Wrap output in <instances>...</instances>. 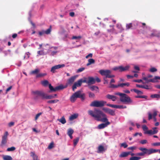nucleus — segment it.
Masks as SVG:
<instances>
[{"instance_id":"nucleus-42","label":"nucleus","mask_w":160,"mask_h":160,"mask_svg":"<svg viewBox=\"0 0 160 160\" xmlns=\"http://www.w3.org/2000/svg\"><path fill=\"white\" fill-rule=\"evenodd\" d=\"M54 147V143L53 142H51L49 145L48 148L49 149H51Z\"/></svg>"},{"instance_id":"nucleus-50","label":"nucleus","mask_w":160,"mask_h":160,"mask_svg":"<svg viewBox=\"0 0 160 160\" xmlns=\"http://www.w3.org/2000/svg\"><path fill=\"white\" fill-rule=\"evenodd\" d=\"M107 106H109V107H112V108H116L117 105L111 104H107Z\"/></svg>"},{"instance_id":"nucleus-35","label":"nucleus","mask_w":160,"mask_h":160,"mask_svg":"<svg viewBox=\"0 0 160 160\" xmlns=\"http://www.w3.org/2000/svg\"><path fill=\"white\" fill-rule=\"evenodd\" d=\"M135 98H143L147 99L148 98V96L146 95H138L137 96H136Z\"/></svg>"},{"instance_id":"nucleus-39","label":"nucleus","mask_w":160,"mask_h":160,"mask_svg":"<svg viewBox=\"0 0 160 160\" xmlns=\"http://www.w3.org/2000/svg\"><path fill=\"white\" fill-rule=\"evenodd\" d=\"M30 54L29 52H26L24 56V59L25 58L26 59L28 58H29V56Z\"/></svg>"},{"instance_id":"nucleus-32","label":"nucleus","mask_w":160,"mask_h":160,"mask_svg":"<svg viewBox=\"0 0 160 160\" xmlns=\"http://www.w3.org/2000/svg\"><path fill=\"white\" fill-rule=\"evenodd\" d=\"M59 101L58 99L48 101L47 102L48 103H57Z\"/></svg>"},{"instance_id":"nucleus-13","label":"nucleus","mask_w":160,"mask_h":160,"mask_svg":"<svg viewBox=\"0 0 160 160\" xmlns=\"http://www.w3.org/2000/svg\"><path fill=\"white\" fill-rule=\"evenodd\" d=\"M51 32V26L50 28H48L47 30L46 31L42 30L41 31H40L38 32V34L39 36H41L43 35L44 34H50Z\"/></svg>"},{"instance_id":"nucleus-62","label":"nucleus","mask_w":160,"mask_h":160,"mask_svg":"<svg viewBox=\"0 0 160 160\" xmlns=\"http://www.w3.org/2000/svg\"><path fill=\"white\" fill-rule=\"evenodd\" d=\"M134 69L135 70H137L138 71H139L140 70V68L139 67L137 66H134Z\"/></svg>"},{"instance_id":"nucleus-56","label":"nucleus","mask_w":160,"mask_h":160,"mask_svg":"<svg viewBox=\"0 0 160 160\" xmlns=\"http://www.w3.org/2000/svg\"><path fill=\"white\" fill-rule=\"evenodd\" d=\"M153 146H160V142H156L152 144Z\"/></svg>"},{"instance_id":"nucleus-31","label":"nucleus","mask_w":160,"mask_h":160,"mask_svg":"<svg viewBox=\"0 0 160 160\" xmlns=\"http://www.w3.org/2000/svg\"><path fill=\"white\" fill-rule=\"evenodd\" d=\"M47 75L46 73H40L37 75L36 77L37 78L44 77Z\"/></svg>"},{"instance_id":"nucleus-14","label":"nucleus","mask_w":160,"mask_h":160,"mask_svg":"<svg viewBox=\"0 0 160 160\" xmlns=\"http://www.w3.org/2000/svg\"><path fill=\"white\" fill-rule=\"evenodd\" d=\"M81 85V82H80L79 80L77 82H75L72 86V90L73 91L77 88V87H79Z\"/></svg>"},{"instance_id":"nucleus-5","label":"nucleus","mask_w":160,"mask_h":160,"mask_svg":"<svg viewBox=\"0 0 160 160\" xmlns=\"http://www.w3.org/2000/svg\"><path fill=\"white\" fill-rule=\"evenodd\" d=\"M106 102L103 101L95 100L92 102L90 104L91 107H102L103 106Z\"/></svg>"},{"instance_id":"nucleus-37","label":"nucleus","mask_w":160,"mask_h":160,"mask_svg":"<svg viewBox=\"0 0 160 160\" xmlns=\"http://www.w3.org/2000/svg\"><path fill=\"white\" fill-rule=\"evenodd\" d=\"M88 94L89 97L90 98H94L95 97V94L90 92H88Z\"/></svg>"},{"instance_id":"nucleus-59","label":"nucleus","mask_w":160,"mask_h":160,"mask_svg":"<svg viewBox=\"0 0 160 160\" xmlns=\"http://www.w3.org/2000/svg\"><path fill=\"white\" fill-rule=\"evenodd\" d=\"M156 82V81L154 80V78H153V79H152L148 80L147 82Z\"/></svg>"},{"instance_id":"nucleus-15","label":"nucleus","mask_w":160,"mask_h":160,"mask_svg":"<svg viewBox=\"0 0 160 160\" xmlns=\"http://www.w3.org/2000/svg\"><path fill=\"white\" fill-rule=\"evenodd\" d=\"M88 85H91L94 84L95 83V80L93 77H88Z\"/></svg>"},{"instance_id":"nucleus-48","label":"nucleus","mask_w":160,"mask_h":160,"mask_svg":"<svg viewBox=\"0 0 160 160\" xmlns=\"http://www.w3.org/2000/svg\"><path fill=\"white\" fill-rule=\"evenodd\" d=\"M142 128L143 130L145 132L148 131L147 130H148V128L146 125H143Z\"/></svg>"},{"instance_id":"nucleus-36","label":"nucleus","mask_w":160,"mask_h":160,"mask_svg":"<svg viewBox=\"0 0 160 160\" xmlns=\"http://www.w3.org/2000/svg\"><path fill=\"white\" fill-rule=\"evenodd\" d=\"M79 138H77L76 139L73 140V144L74 146H76L77 143L79 141Z\"/></svg>"},{"instance_id":"nucleus-9","label":"nucleus","mask_w":160,"mask_h":160,"mask_svg":"<svg viewBox=\"0 0 160 160\" xmlns=\"http://www.w3.org/2000/svg\"><path fill=\"white\" fill-rule=\"evenodd\" d=\"M129 68V66H127L125 67H123V66H121L119 67H116L114 68H113V70L114 71H116L118 70L120 72H122L128 69Z\"/></svg>"},{"instance_id":"nucleus-20","label":"nucleus","mask_w":160,"mask_h":160,"mask_svg":"<svg viewBox=\"0 0 160 160\" xmlns=\"http://www.w3.org/2000/svg\"><path fill=\"white\" fill-rule=\"evenodd\" d=\"M130 154V152H123L120 154L119 157L121 158L126 157Z\"/></svg>"},{"instance_id":"nucleus-18","label":"nucleus","mask_w":160,"mask_h":160,"mask_svg":"<svg viewBox=\"0 0 160 160\" xmlns=\"http://www.w3.org/2000/svg\"><path fill=\"white\" fill-rule=\"evenodd\" d=\"M73 132L74 131L71 128H69L68 130L67 134L71 139L73 138L72 135L73 133Z\"/></svg>"},{"instance_id":"nucleus-57","label":"nucleus","mask_w":160,"mask_h":160,"mask_svg":"<svg viewBox=\"0 0 160 160\" xmlns=\"http://www.w3.org/2000/svg\"><path fill=\"white\" fill-rule=\"evenodd\" d=\"M148 120H150L152 119V115L151 114V113H150V112H149L148 113Z\"/></svg>"},{"instance_id":"nucleus-47","label":"nucleus","mask_w":160,"mask_h":160,"mask_svg":"<svg viewBox=\"0 0 160 160\" xmlns=\"http://www.w3.org/2000/svg\"><path fill=\"white\" fill-rule=\"evenodd\" d=\"M126 29H129L132 27V23H130L126 25Z\"/></svg>"},{"instance_id":"nucleus-51","label":"nucleus","mask_w":160,"mask_h":160,"mask_svg":"<svg viewBox=\"0 0 160 160\" xmlns=\"http://www.w3.org/2000/svg\"><path fill=\"white\" fill-rule=\"evenodd\" d=\"M140 142L142 144H144L147 143L148 141L146 140H142L140 141Z\"/></svg>"},{"instance_id":"nucleus-7","label":"nucleus","mask_w":160,"mask_h":160,"mask_svg":"<svg viewBox=\"0 0 160 160\" xmlns=\"http://www.w3.org/2000/svg\"><path fill=\"white\" fill-rule=\"evenodd\" d=\"M139 149L142 151V152H139L137 154V155L139 156H143L145 154L149 155L151 154V149H148L146 148H140Z\"/></svg>"},{"instance_id":"nucleus-3","label":"nucleus","mask_w":160,"mask_h":160,"mask_svg":"<svg viewBox=\"0 0 160 160\" xmlns=\"http://www.w3.org/2000/svg\"><path fill=\"white\" fill-rule=\"evenodd\" d=\"M32 92L34 95L41 97L42 99H51L54 98L53 95H48L42 91L36 90Z\"/></svg>"},{"instance_id":"nucleus-54","label":"nucleus","mask_w":160,"mask_h":160,"mask_svg":"<svg viewBox=\"0 0 160 160\" xmlns=\"http://www.w3.org/2000/svg\"><path fill=\"white\" fill-rule=\"evenodd\" d=\"M127 144L126 143H123L121 144V146L123 147L124 148H126L128 147Z\"/></svg>"},{"instance_id":"nucleus-1","label":"nucleus","mask_w":160,"mask_h":160,"mask_svg":"<svg viewBox=\"0 0 160 160\" xmlns=\"http://www.w3.org/2000/svg\"><path fill=\"white\" fill-rule=\"evenodd\" d=\"M88 113L97 121L105 122L98 125L97 127L98 129H103L110 123L108 121L107 115L99 109L95 108L94 111L89 110L88 111Z\"/></svg>"},{"instance_id":"nucleus-23","label":"nucleus","mask_w":160,"mask_h":160,"mask_svg":"<svg viewBox=\"0 0 160 160\" xmlns=\"http://www.w3.org/2000/svg\"><path fill=\"white\" fill-rule=\"evenodd\" d=\"M156 132L155 131H152V130H150L145 132L144 133L146 134L152 135L156 134Z\"/></svg>"},{"instance_id":"nucleus-19","label":"nucleus","mask_w":160,"mask_h":160,"mask_svg":"<svg viewBox=\"0 0 160 160\" xmlns=\"http://www.w3.org/2000/svg\"><path fill=\"white\" fill-rule=\"evenodd\" d=\"M78 114L75 113L71 115L69 117V119L70 121H72L76 118L78 117Z\"/></svg>"},{"instance_id":"nucleus-45","label":"nucleus","mask_w":160,"mask_h":160,"mask_svg":"<svg viewBox=\"0 0 160 160\" xmlns=\"http://www.w3.org/2000/svg\"><path fill=\"white\" fill-rule=\"evenodd\" d=\"M126 106H123V105H118L116 106V108H126Z\"/></svg>"},{"instance_id":"nucleus-27","label":"nucleus","mask_w":160,"mask_h":160,"mask_svg":"<svg viewBox=\"0 0 160 160\" xmlns=\"http://www.w3.org/2000/svg\"><path fill=\"white\" fill-rule=\"evenodd\" d=\"M40 70L38 69H36L34 70H33L32 71L30 72V74H38V73L39 72Z\"/></svg>"},{"instance_id":"nucleus-29","label":"nucleus","mask_w":160,"mask_h":160,"mask_svg":"<svg viewBox=\"0 0 160 160\" xmlns=\"http://www.w3.org/2000/svg\"><path fill=\"white\" fill-rule=\"evenodd\" d=\"M89 88L92 91H94V90L97 91L98 89V88L97 86H90Z\"/></svg>"},{"instance_id":"nucleus-52","label":"nucleus","mask_w":160,"mask_h":160,"mask_svg":"<svg viewBox=\"0 0 160 160\" xmlns=\"http://www.w3.org/2000/svg\"><path fill=\"white\" fill-rule=\"evenodd\" d=\"M86 78H85L84 80H83L81 79L79 80L80 82H81V84H82V82L86 83L88 84V81H87L86 80Z\"/></svg>"},{"instance_id":"nucleus-58","label":"nucleus","mask_w":160,"mask_h":160,"mask_svg":"<svg viewBox=\"0 0 160 160\" xmlns=\"http://www.w3.org/2000/svg\"><path fill=\"white\" fill-rule=\"evenodd\" d=\"M92 54L91 53H90L86 56V58H88L89 57L92 58Z\"/></svg>"},{"instance_id":"nucleus-33","label":"nucleus","mask_w":160,"mask_h":160,"mask_svg":"<svg viewBox=\"0 0 160 160\" xmlns=\"http://www.w3.org/2000/svg\"><path fill=\"white\" fill-rule=\"evenodd\" d=\"M151 154L153 153H156L157 152H159V153H160V149H155L153 148H151Z\"/></svg>"},{"instance_id":"nucleus-34","label":"nucleus","mask_w":160,"mask_h":160,"mask_svg":"<svg viewBox=\"0 0 160 160\" xmlns=\"http://www.w3.org/2000/svg\"><path fill=\"white\" fill-rule=\"evenodd\" d=\"M141 158L140 157H133L130 158V160H139Z\"/></svg>"},{"instance_id":"nucleus-21","label":"nucleus","mask_w":160,"mask_h":160,"mask_svg":"<svg viewBox=\"0 0 160 160\" xmlns=\"http://www.w3.org/2000/svg\"><path fill=\"white\" fill-rule=\"evenodd\" d=\"M31 156L32 157L33 160H39L38 159V156L35 155L33 152H31L30 153Z\"/></svg>"},{"instance_id":"nucleus-44","label":"nucleus","mask_w":160,"mask_h":160,"mask_svg":"<svg viewBox=\"0 0 160 160\" xmlns=\"http://www.w3.org/2000/svg\"><path fill=\"white\" fill-rule=\"evenodd\" d=\"M149 71L151 72H157V69L156 68H155L153 67V68H151L150 69Z\"/></svg>"},{"instance_id":"nucleus-38","label":"nucleus","mask_w":160,"mask_h":160,"mask_svg":"<svg viewBox=\"0 0 160 160\" xmlns=\"http://www.w3.org/2000/svg\"><path fill=\"white\" fill-rule=\"evenodd\" d=\"M3 158L4 160H10V156L3 155Z\"/></svg>"},{"instance_id":"nucleus-49","label":"nucleus","mask_w":160,"mask_h":160,"mask_svg":"<svg viewBox=\"0 0 160 160\" xmlns=\"http://www.w3.org/2000/svg\"><path fill=\"white\" fill-rule=\"evenodd\" d=\"M135 92L138 94H142L143 93V92L141 91L136 89Z\"/></svg>"},{"instance_id":"nucleus-12","label":"nucleus","mask_w":160,"mask_h":160,"mask_svg":"<svg viewBox=\"0 0 160 160\" xmlns=\"http://www.w3.org/2000/svg\"><path fill=\"white\" fill-rule=\"evenodd\" d=\"M105 112L107 113L112 116H114L115 115V111L108 108H102Z\"/></svg>"},{"instance_id":"nucleus-10","label":"nucleus","mask_w":160,"mask_h":160,"mask_svg":"<svg viewBox=\"0 0 160 160\" xmlns=\"http://www.w3.org/2000/svg\"><path fill=\"white\" fill-rule=\"evenodd\" d=\"M65 65L64 64H58V65H55L51 68V72L52 73L55 72V70L64 67Z\"/></svg>"},{"instance_id":"nucleus-53","label":"nucleus","mask_w":160,"mask_h":160,"mask_svg":"<svg viewBox=\"0 0 160 160\" xmlns=\"http://www.w3.org/2000/svg\"><path fill=\"white\" fill-rule=\"evenodd\" d=\"M38 53L40 55H44V52L43 50L39 51L38 52Z\"/></svg>"},{"instance_id":"nucleus-64","label":"nucleus","mask_w":160,"mask_h":160,"mask_svg":"<svg viewBox=\"0 0 160 160\" xmlns=\"http://www.w3.org/2000/svg\"><path fill=\"white\" fill-rule=\"evenodd\" d=\"M136 148V147L133 146V147H129L128 148V149L130 150H133L134 149H135Z\"/></svg>"},{"instance_id":"nucleus-40","label":"nucleus","mask_w":160,"mask_h":160,"mask_svg":"<svg viewBox=\"0 0 160 160\" xmlns=\"http://www.w3.org/2000/svg\"><path fill=\"white\" fill-rule=\"evenodd\" d=\"M110 86L109 88H118V85H116L111 83H110Z\"/></svg>"},{"instance_id":"nucleus-11","label":"nucleus","mask_w":160,"mask_h":160,"mask_svg":"<svg viewBox=\"0 0 160 160\" xmlns=\"http://www.w3.org/2000/svg\"><path fill=\"white\" fill-rule=\"evenodd\" d=\"M8 133L7 132H6L4 135L2 137V139L1 142V146H3L7 142V137Z\"/></svg>"},{"instance_id":"nucleus-43","label":"nucleus","mask_w":160,"mask_h":160,"mask_svg":"<svg viewBox=\"0 0 160 160\" xmlns=\"http://www.w3.org/2000/svg\"><path fill=\"white\" fill-rule=\"evenodd\" d=\"M85 69V68L84 67L80 68L77 70V72L78 73L81 72L84 70Z\"/></svg>"},{"instance_id":"nucleus-17","label":"nucleus","mask_w":160,"mask_h":160,"mask_svg":"<svg viewBox=\"0 0 160 160\" xmlns=\"http://www.w3.org/2000/svg\"><path fill=\"white\" fill-rule=\"evenodd\" d=\"M76 78V77L75 76L72 77L68 80V82L67 84L70 85L72 84Z\"/></svg>"},{"instance_id":"nucleus-25","label":"nucleus","mask_w":160,"mask_h":160,"mask_svg":"<svg viewBox=\"0 0 160 160\" xmlns=\"http://www.w3.org/2000/svg\"><path fill=\"white\" fill-rule=\"evenodd\" d=\"M58 120L62 124H65L66 122L64 116H62L60 119H58Z\"/></svg>"},{"instance_id":"nucleus-30","label":"nucleus","mask_w":160,"mask_h":160,"mask_svg":"<svg viewBox=\"0 0 160 160\" xmlns=\"http://www.w3.org/2000/svg\"><path fill=\"white\" fill-rule=\"evenodd\" d=\"M150 97L152 98H160V95L158 94H152L151 95Z\"/></svg>"},{"instance_id":"nucleus-2","label":"nucleus","mask_w":160,"mask_h":160,"mask_svg":"<svg viewBox=\"0 0 160 160\" xmlns=\"http://www.w3.org/2000/svg\"><path fill=\"white\" fill-rule=\"evenodd\" d=\"M85 94L82 93L80 90L74 93L70 97V100L72 102H74L78 98L81 99V100H83L85 99Z\"/></svg>"},{"instance_id":"nucleus-22","label":"nucleus","mask_w":160,"mask_h":160,"mask_svg":"<svg viewBox=\"0 0 160 160\" xmlns=\"http://www.w3.org/2000/svg\"><path fill=\"white\" fill-rule=\"evenodd\" d=\"M104 148L102 145H100L98 147V153H100L102 152L103 151H105Z\"/></svg>"},{"instance_id":"nucleus-6","label":"nucleus","mask_w":160,"mask_h":160,"mask_svg":"<svg viewBox=\"0 0 160 160\" xmlns=\"http://www.w3.org/2000/svg\"><path fill=\"white\" fill-rule=\"evenodd\" d=\"M99 73L102 76H105L106 78H111L115 77L114 75H111V71L109 70H100L99 71Z\"/></svg>"},{"instance_id":"nucleus-46","label":"nucleus","mask_w":160,"mask_h":160,"mask_svg":"<svg viewBox=\"0 0 160 160\" xmlns=\"http://www.w3.org/2000/svg\"><path fill=\"white\" fill-rule=\"evenodd\" d=\"M82 37L81 36H73L72 37V39H79L81 38Z\"/></svg>"},{"instance_id":"nucleus-28","label":"nucleus","mask_w":160,"mask_h":160,"mask_svg":"<svg viewBox=\"0 0 160 160\" xmlns=\"http://www.w3.org/2000/svg\"><path fill=\"white\" fill-rule=\"evenodd\" d=\"M41 83L44 86H46L48 85H49V82L47 80H44L41 81Z\"/></svg>"},{"instance_id":"nucleus-41","label":"nucleus","mask_w":160,"mask_h":160,"mask_svg":"<svg viewBox=\"0 0 160 160\" xmlns=\"http://www.w3.org/2000/svg\"><path fill=\"white\" fill-rule=\"evenodd\" d=\"M143 88L146 89L148 90L151 89H152V87L148 85H143Z\"/></svg>"},{"instance_id":"nucleus-60","label":"nucleus","mask_w":160,"mask_h":160,"mask_svg":"<svg viewBox=\"0 0 160 160\" xmlns=\"http://www.w3.org/2000/svg\"><path fill=\"white\" fill-rule=\"evenodd\" d=\"M134 82H137L138 83H140L141 82H142V80L141 79H138V80H135L133 81Z\"/></svg>"},{"instance_id":"nucleus-8","label":"nucleus","mask_w":160,"mask_h":160,"mask_svg":"<svg viewBox=\"0 0 160 160\" xmlns=\"http://www.w3.org/2000/svg\"><path fill=\"white\" fill-rule=\"evenodd\" d=\"M125 95H123L120 98V101L124 103H131L132 101L131 100L129 96L125 94Z\"/></svg>"},{"instance_id":"nucleus-63","label":"nucleus","mask_w":160,"mask_h":160,"mask_svg":"<svg viewBox=\"0 0 160 160\" xmlns=\"http://www.w3.org/2000/svg\"><path fill=\"white\" fill-rule=\"evenodd\" d=\"M57 52V51H52L51 53V55L52 56H54V55L56 54Z\"/></svg>"},{"instance_id":"nucleus-4","label":"nucleus","mask_w":160,"mask_h":160,"mask_svg":"<svg viewBox=\"0 0 160 160\" xmlns=\"http://www.w3.org/2000/svg\"><path fill=\"white\" fill-rule=\"evenodd\" d=\"M67 85L65 86H63L62 85H60L54 88L52 86L51 84H49L48 85L49 88L50 89L49 92H55L60 90L63 89L64 88H66L67 87Z\"/></svg>"},{"instance_id":"nucleus-26","label":"nucleus","mask_w":160,"mask_h":160,"mask_svg":"<svg viewBox=\"0 0 160 160\" xmlns=\"http://www.w3.org/2000/svg\"><path fill=\"white\" fill-rule=\"evenodd\" d=\"M130 84L129 83L127 82L126 83H119L118 84V87H123L125 86H127L128 87L129 86Z\"/></svg>"},{"instance_id":"nucleus-61","label":"nucleus","mask_w":160,"mask_h":160,"mask_svg":"<svg viewBox=\"0 0 160 160\" xmlns=\"http://www.w3.org/2000/svg\"><path fill=\"white\" fill-rule=\"evenodd\" d=\"M157 114V112L156 110H154L153 112V117H155Z\"/></svg>"},{"instance_id":"nucleus-24","label":"nucleus","mask_w":160,"mask_h":160,"mask_svg":"<svg viewBox=\"0 0 160 160\" xmlns=\"http://www.w3.org/2000/svg\"><path fill=\"white\" fill-rule=\"evenodd\" d=\"M95 62V61L93 59H89L88 60V62L87 64V66H88L94 63Z\"/></svg>"},{"instance_id":"nucleus-55","label":"nucleus","mask_w":160,"mask_h":160,"mask_svg":"<svg viewBox=\"0 0 160 160\" xmlns=\"http://www.w3.org/2000/svg\"><path fill=\"white\" fill-rule=\"evenodd\" d=\"M42 114V113L41 112H40L37 114L35 117V120H37Z\"/></svg>"},{"instance_id":"nucleus-16","label":"nucleus","mask_w":160,"mask_h":160,"mask_svg":"<svg viewBox=\"0 0 160 160\" xmlns=\"http://www.w3.org/2000/svg\"><path fill=\"white\" fill-rule=\"evenodd\" d=\"M106 98H107L108 99L110 100H111L113 101H116V99H117V97L114 95H111L109 94H107L106 96Z\"/></svg>"}]
</instances>
